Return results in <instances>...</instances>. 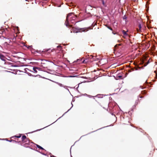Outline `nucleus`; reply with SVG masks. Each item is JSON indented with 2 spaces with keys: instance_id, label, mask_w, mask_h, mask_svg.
Masks as SVG:
<instances>
[{
  "instance_id": "1",
  "label": "nucleus",
  "mask_w": 157,
  "mask_h": 157,
  "mask_svg": "<svg viewBox=\"0 0 157 157\" xmlns=\"http://www.w3.org/2000/svg\"><path fill=\"white\" fill-rule=\"evenodd\" d=\"M22 144L21 145L25 147H28L30 145L31 142L29 138H27L25 136H23L22 138Z\"/></svg>"
},
{
  "instance_id": "2",
  "label": "nucleus",
  "mask_w": 157,
  "mask_h": 157,
  "mask_svg": "<svg viewBox=\"0 0 157 157\" xmlns=\"http://www.w3.org/2000/svg\"><path fill=\"white\" fill-rule=\"evenodd\" d=\"M91 29L90 27H85L83 28H77V31H75V33H78L79 32H86L88 31L89 29Z\"/></svg>"
},
{
  "instance_id": "3",
  "label": "nucleus",
  "mask_w": 157,
  "mask_h": 157,
  "mask_svg": "<svg viewBox=\"0 0 157 157\" xmlns=\"http://www.w3.org/2000/svg\"><path fill=\"white\" fill-rule=\"evenodd\" d=\"M72 15H74L73 13H71L68 14V15L67 16V19L66 20L65 22V24L68 27H72V25H69L68 24V18L71 16H72Z\"/></svg>"
},
{
  "instance_id": "4",
  "label": "nucleus",
  "mask_w": 157,
  "mask_h": 157,
  "mask_svg": "<svg viewBox=\"0 0 157 157\" xmlns=\"http://www.w3.org/2000/svg\"><path fill=\"white\" fill-rule=\"evenodd\" d=\"M8 31L7 29H3L0 30V33L4 34L6 33V32Z\"/></svg>"
},
{
  "instance_id": "5",
  "label": "nucleus",
  "mask_w": 157,
  "mask_h": 157,
  "mask_svg": "<svg viewBox=\"0 0 157 157\" xmlns=\"http://www.w3.org/2000/svg\"><path fill=\"white\" fill-rule=\"evenodd\" d=\"M138 27L139 29L138 28L137 29V30L138 32H141V25L140 24H139L138 25Z\"/></svg>"
},
{
  "instance_id": "6",
  "label": "nucleus",
  "mask_w": 157,
  "mask_h": 157,
  "mask_svg": "<svg viewBox=\"0 0 157 157\" xmlns=\"http://www.w3.org/2000/svg\"><path fill=\"white\" fill-rule=\"evenodd\" d=\"M0 59L3 61H5V57L3 55H2L0 54Z\"/></svg>"
},
{
  "instance_id": "7",
  "label": "nucleus",
  "mask_w": 157,
  "mask_h": 157,
  "mask_svg": "<svg viewBox=\"0 0 157 157\" xmlns=\"http://www.w3.org/2000/svg\"><path fill=\"white\" fill-rule=\"evenodd\" d=\"M35 145H36V146L38 148H39L41 149H42V150H44V149L42 147H41L40 146V145L37 144H35Z\"/></svg>"
},
{
  "instance_id": "8",
  "label": "nucleus",
  "mask_w": 157,
  "mask_h": 157,
  "mask_svg": "<svg viewBox=\"0 0 157 157\" xmlns=\"http://www.w3.org/2000/svg\"><path fill=\"white\" fill-rule=\"evenodd\" d=\"M21 137V135H18V136H12V138H13L14 139H15L14 138V137H16V138H19L20 137Z\"/></svg>"
},
{
  "instance_id": "9",
  "label": "nucleus",
  "mask_w": 157,
  "mask_h": 157,
  "mask_svg": "<svg viewBox=\"0 0 157 157\" xmlns=\"http://www.w3.org/2000/svg\"><path fill=\"white\" fill-rule=\"evenodd\" d=\"M72 31H73V33H75V31H77V28L72 27Z\"/></svg>"
},
{
  "instance_id": "10",
  "label": "nucleus",
  "mask_w": 157,
  "mask_h": 157,
  "mask_svg": "<svg viewBox=\"0 0 157 157\" xmlns=\"http://www.w3.org/2000/svg\"><path fill=\"white\" fill-rule=\"evenodd\" d=\"M122 33L123 34L124 36H128V34L126 33V32L123 30L122 31Z\"/></svg>"
},
{
  "instance_id": "11",
  "label": "nucleus",
  "mask_w": 157,
  "mask_h": 157,
  "mask_svg": "<svg viewBox=\"0 0 157 157\" xmlns=\"http://www.w3.org/2000/svg\"><path fill=\"white\" fill-rule=\"evenodd\" d=\"M38 69V68H37V67H34L33 68V70H34V71L36 73V72H37V70H36V69Z\"/></svg>"
},
{
  "instance_id": "12",
  "label": "nucleus",
  "mask_w": 157,
  "mask_h": 157,
  "mask_svg": "<svg viewBox=\"0 0 157 157\" xmlns=\"http://www.w3.org/2000/svg\"><path fill=\"white\" fill-rule=\"evenodd\" d=\"M106 27H107V28L108 29H110V30H113V29H112L111 27H109V26L107 25V26H106Z\"/></svg>"
},
{
  "instance_id": "13",
  "label": "nucleus",
  "mask_w": 157,
  "mask_h": 157,
  "mask_svg": "<svg viewBox=\"0 0 157 157\" xmlns=\"http://www.w3.org/2000/svg\"><path fill=\"white\" fill-rule=\"evenodd\" d=\"M146 93V92H145V90H143L141 92V94H145Z\"/></svg>"
},
{
  "instance_id": "14",
  "label": "nucleus",
  "mask_w": 157,
  "mask_h": 157,
  "mask_svg": "<svg viewBox=\"0 0 157 157\" xmlns=\"http://www.w3.org/2000/svg\"><path fill=\"white\" fill-rule=\"evenodd\" d=\"M56 83L58 84L60 86H63V85L61 84V83H59L58 82H56Z\"/></svg>"
},
{
  "instance_id": "15",
  "label": "nucleus",
  "mask_w": 157,
  "mask_h": 157,
  "mask_svg": "<svg viewBox=\"0 0 157 157\" xmlns=\"http://www.w3.org/2000/svg\"><path fill=\"white\" fill-rule=\"evenodd\" d=\"M72 17V19L73 20H75L76 19V17L75 16L74 17Z\"/></svg>"
},
{
  "instance_id": "16",
  "label": "nucleus",
  "mask_w": 157,
  "mask_h": 157,
  "mask_svg": "<svg viewBox=\"0 0 157 157\" xmlns=\"http://www.w3.org/2000/svg\"><path fill=\"white\" fill-rule=\"evenodd\" d=\"M126 18H127V17H126V15H124V16L123 17V19H124L125 20V19H126Z\"/></svg>"
},
{
  "instance_id": "17",
  "label": "nucleus",
  "mask_w": 157,
  "mask_h": 157,
  "mask_svg": "<svg viewBox=\"0 0 157 157\" xmlns=\"http://www.w3.org/2000/svg\"><path fill=\"white\" fill-rule=\"evenodd\" d=\"M94 57V56H93L92 55L90 56L89 57V58L90 59H92Z\"/></svg>"
},
{
  "instance_id": "18",
  "label": "nucleus",
  "mask_w": 157,
  "mask_h": 157,
  "mask_svg": "<svg viewBox=\"0 0 157 157\" xmlns=\"http://www.w3.org/2000/svg\"><path fill=\"white\" fill-rule=\"evenodd\" d=\"M41 66H42L43 67H45V66H43V64H44V63H41Z\"/></svg>"
},
{
  "instance_id": "19",
  "label": "nucleus",
  "mask_w": 157,
  "mask_h": 157,
  "mask_svg": "<svg viewBox=\"0 0 157 157\" xmlns=\"http://www.w3.org/2000/svg\"><path fill=\"white\" fill-rule=\"evenodd\" d=\"M154 72L156 74V78H157V72H156V71H154Z\"/></svg>"
},
{
  "instance_id": "20",
  "label": "nucleus",
  "mask_w": 157,
  "mask_h": 157,
  "mask_svg": "<svg viewBox=\"0 0 157 157\" xmlns=\"http://www.w3.org/2000/svg\"><path fill=\"white\" fill-rule=\"evenodd\" d=\"M102 4L104 6L105 5V4L103 0L102 1Z\"/></svg>"
},
{
  "instance_id": "21",
  "label": "nucleus",
  "mask_w": 157,
  "mask_h": 157,
  "mask_svg": "<svg viewBox=\"0 0 157 157\" xmlns=\"http://www.w3.org/2000/svg\"><path fill=\"white\" fill-rule=\"evenodd\" d=\"M10 142H11V141H13V142H17V141L14 140H11L10 141Z\"/></svg>"
},
{
  "instance_id": "22",
  "label": "nucleus",
  "mask_w": 157,
  "mask_h": 157,
  "mask_svg": "<svg viewBox=\"0 0 157 157\" xmlns=\"http://www.w3.org/2000/svg\"><path fill=\"white\" fill-rule=\"evenodd\" d=\"M117 45H116L115 46V47H114V50H115V49L116 48V47H117Z\"/></svg>"
},
{
  "instance_id": "23",
  "label": "nucleus",
  "mask_w": 157,
  "mask_h": 157,
  "mask_svg": "<svg viewBox=\"0 0 157 157\" xmlns=\"http://www.w3.org/2000/svg\"><path fill=\"white\" fill-rule=\"evenodd\" d=\"M139 96L141 98H144V97L143 96H140V95H139Z\"/></svg>"
},
{
  "instance_id": "24",
  "label": "nucleus",
  "mask_w": 157,
  "mask_h": 157,
  "mask_svg": "<svg viewBox=\"0 0 157 157\" xmlns=\"http://www.w3.org/2000/svg\"><path fill=\"white\" fill-rule=\"evenodd\" d=\"M60 47H61V46H58L57 47V48H60Z\"/></svg>"
},
{
  "instance_id": "25",
  "label": "nucleus",
  "mask_w": 157,
  "mask_h": 157,
  "mask_svg": "<svg viewBox=\"0 0 157 157\" xmlns=\"http://www.w3.org/2000/svg\"><path fill=\"white\" fill-rule=\"evenodd\" d=\"M119 77L120 78L121 77H122V76H119Z\"/></svg>"
},
{
  "instance_id": "26",
  "label": "nucleus",
  "mask_w": 157,
  "mask_h": 157,
  "mask_svg": "<svg viewBox=\"0 0 157 157\" xmlns=\"http://www.w3.org/2000/svg\"><path fill=\"white\" fill-rule=\"evenodd\" d=\"M71 33H72V31H71Z\"/></svg>"
},
{
  "instance_id": "27",
  "label": "nucleus",
  "mask_w": 157,
  "mask_h": 157,
  "mask_svg": "<svg viewBox=\"0 0 157 157\" xmlns=\"http://www.w3.org/2000/svg\"><path fill=\"white\" fill-rule=\"evenodd\" d=\"M120 45V44H118V45L119 46V45Z\"/></svg>"
},
{
  "instance_id": "28",
  "label": "nucleus",
  "mask_w": 157,
  "mask_h": 157,
  "mask_svg": "<svg viewBox=\"0 0 157 157\" xmlns=\"http://www.w3.org/2000/svg\"><path fill=\"white\" fill-rule=\"evenodd\" d=\"M137 70V69L136 68L135 69V70Z\"/></svg>"
},
{
  "instance_id": "29",
  "label": "nucleus",
  "mask_w": 157,
  "mask_h": 157,
  "mask_svg": "<svg viewBox=\"0 0 157 157\" xmlns=\"http://www.w3.org/2000/svg\"><path fill=\"white\" fill-rule=\"evenodd\" d=\"M38 130H37L36 131H38Z\"/></svg>"
}]
</instances>
